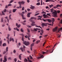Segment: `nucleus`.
Instances as JSON below:
<instances>
[{"mask_svg": "<svg viewBox=\"0 0 62 62\" xmlns=\"http://www.w3.org/2000/svg\"><path fill=\"white\" fill-rule=\"evenodd\" d=\"M43 57H44V56H43V55H42L39 57H38V59H39V58H43Z\"/></svg>", "mask_w": 62, "mask_h": 62, "instance_id": "9b49d317", "label": "nucleus"}, {"mask_svg": "<svg viewBox=\"0 0 62 62\" xmlns=\"http://www.w3.org/2000/svg\"><path fill=\"white\" fill-rule=\"evenodd\" d=\"M52 22H54V18H52Z\"/></svg>", "mask_w": 62, "mask_h": 62, "instance_id": "f704fd0d", "label": "nucleus"}, {"mask_svg": "<svg viewBox=\"0 0 62 62\" xmlns=\"http://www.w3.org/2000/svg\"><path fill=\"white\" fill-rule=\"evenodd\" d=\"M22 41H24V38H23V37H22Z\"/></svg>", "mask_w": 62, "mask_h": 62, "instance_id": "4d7b16f0", "label": "nucleus"}, {"mask_svg": "<svg viewBox=\"0 0 62 62\" xmlns=\"http://www.w3.org/2000/svg\"><path fill=\"white\" fill-rule=\"evenodd\" d=\"M49 2H55V1L53 0H49Z\"/></svg>", "mask_w": 62, "mask_h": 62, "instance_id": "37998d69", "label": "nucleus"}, {"mask_svg": "<svg viewBox=\"0 0 62 62\" xmlns=\"http://www.w3.org/2000/svg\"><path fill=\"white\" fill-rule=\"evenodd\" d=\"M56 6H57V8H58V7H61V6L60 5H59L58 4L56 5Z\"/></svg>", "mask_w": 62, "mask_h": 62, "instance_id": "cd10ccee", "label": "nucleus"}, {"mask_svg": "<svg viewBox=\"0 0 62 62\" xmlns=\"http://www.w3.org/2000/svg\"><path fill=\"white\" fill-rule=\"evenodd\" d=\"M34 46V44L33 43L31 44V47H32V46Z\"/></svg>", "mask_w": 62, "mask_h": 62, "instance_id": "bf43d9fd", "label": "nucleus"}, {"mask_svg": "<svg viewBox=\"0 0 62 62\" xmlns=\"http://www.w3.org/2000/svg\"><path fill=\"white\" fill-rule=\"evenodd\" d=\"M22 54H20L19 55V58L20 60H22V59H21V58L22 57L21 56V55H22Z\"/></svg>", "mask_w": 62, "mask_h": 62, "instance_id": "f3484780", "label": "nucleus"}, {"mask_svg": "<svg viewBox=\"0 0 62 62\" xmlns=\"http://www.w3.org/2000/svg\"><path fill=\"white\" fill-rule=\"evenodd\" d=\"M62 30V28H60V29H58V31L57 32V33H58L61 30Z\"/></svg>", "mask_w": 62, "mask_h": 62, "instance_id": "dca6fc26", "label": "nucleus"}, {"mask_svg": "<svg viewBox=\"0 0 62 62\" xmlns=\"http://www.w3.org/2000/svg\"><path fill=\"white\" fill-rule=\"evenodd\" d=\"M8 47H6V51H4L3 53V54H6V52H7L8 51Z\"/></svg>", "mask_w": 62, "mask_h": 62, "instance_id": "6e6552de", "label": "nucleus"}, {"mask_svg": "<svg viewBox=\"0 0 62 62\" xmlns=\"http://www.w3.org/2000/svg\"><path fill=\"white\" fill-rule=\"evenodd\" d=\"M45 26H47V23H45Z\"/></svg>", "mask_w": 62, "mask_h": 62, "instance_id": "3c124183", "label": "nucleus"}, {"mask_svg": "<svg viewBox=\"0 0 62 62\" xmlns=\"http://www.w3.org/2000/svg\"><path fill=\"white\" fill-rule=\"evenodd\" d=\"M23 44H25V45L26 46H28V45H29V43L25 41L23 42Z\"/></svg>", "mask_w": 62, "mask_h": 62, "instance_id": "f03ea898", "label": "nucleus"}, {"mask_svg": "<svg viewBox=\"0 0 62 62\" xmlns=\"http://www.w3.org/2000/svg\"><path fill=\"white\" fill-rule=\"evenodd\" d=\"M11 15H9V20H10L11 19V20H12V19H11Z\"/></svg>", "mask_w": 62, "mask_h": 62, "instance_id": "a211bd4d", "label": "nucleus"}, {"mask_svg": "<svg viewBox=\"0 0 62 62\" xmlns=\"http://www.w3.org/2000/svg\"><path fill=\"white\" fill-rule=\"evenodd\" d=\"M51 10L50 12H53L52 13V14H53V16L54 17H57V14L58 13H60V10H57V11H55V10H54V12L53 11H54V9L53 8H52L50 9Z\"/></svg>", "mask_w": 62, "mask_h": 62, "instance_id": "f257e3e1", "label": "nucleus"}, {"mask_svg": "<svg viewBox=\"0 0 62 62\" xmlns=\"http://www.w3.org/2000/svg\"><path fill=\"white\" fill-rule=\"evenodd\" d=\"M29 57L31 59H33V58L32 57V56H31V55H30L29 56Z\"/></svg>", "mask_w": 62, "mask_h": 62, "instance_id": "e433bc0d", "label": "nucleus"}, {"mask_svg": "<svg viewBox=\"0 0 62 62\" xmlns=\"http://www.w3.org/2000/svg\"><path fill=\"white\" fill-rule=\"evenodd\" d=\"M16 30H17V31H18V32H19V31H20L19 30V29H18L16 27Z\"/></svg>", "mask_w": 62, "mask_h": 62, "instance_id": "79ce46f5", "label": "nucleus"}, {"mask_svg": "<svg viewBox=\"0 0 62 62\" xmlns=\"http://www.w3.org/2000/svg\"><path fill=\"white\" fill-rule=\"evenodd\" d=\"M27 30L28 32L29 33H30V30H29V29H27Z\"/></svg>", "mask_w": 62, "mask_h": 62, "instance_id": "de8ad7c7", "label": "nucleus"}, {"mask_svg": "<svg viewBox=\"0 0 62 62\" xmlns=\"http://www.w3.org/2000/svg\"><path fill=\"white\" fill-rule=\"evenodd\" d=\"M28 34V37H30V34Z\"/></svg>", "mask_w": 62, "mask_h": 62, "instance_id": "052dcab7", "label": "nucleus"}, {"mask_svg": "<svg viewBox=\"0 0 62 62\" xmlns=\"http://www.w3.org/2000/svg\"><path fill=\"white\" fill-rule=\"evenodd\" d=\"M6 11H7V9H5L3 11H3L2 12V14L3 15H5V13H4H4H6Z\"/></svg>", "mask_w": 62, "mask_h": 62, "instance_id": "20e7f679", "label": "nucleus"}, {"mask_svg": "<svg viewBox=\"0 0 62 62\" xmlns=\"http://www.w3.org/2000/svg\"><path fill=\"white\" fill-rule=\"evenodd\" d=\"M39 13H38L37 14H35L34 15L35 16H37V15H39Z\"/></svg>", "mask_w": 62, "mask_h": 62, "instance_id": "603ef678", "label": "nucleus"}, {"mask_svg": "<svg viewBox=\"0 0 62 62\" xmlns=\"http://www.w3.org/2000/svg\"><path fill=\"white\" fill-rule=\"evenodd\" d=\"M40 5V2H39V3H37L36 4V5L37 6H39Z\"/></svg>", "mask_w": 62, "mask_h": 62, "instance_id": "4c0bfd02", "label": "nucleus"}, {"mask_svg": "<svg viewBox=\"0 0 62 62\" xmlns=\"http://www.w3.org/2000/svg\"><path fill=\"white\" fill-rule=\"evenodd\" d=\"M41 32L42 33H43V30L42 29V30H41Z\"/></svg>", "mask_w": 62, "mask_h": 62, "instance_id": "338daca9", "label": "nucleus"}, {"mask_svg": "<svg viewBox=\"0 0 62 62\" xmlns=\"http://www.w3.org/2000/svg\"><path fill=\"white\" fill-rule=\"evenodd\" d=\"M19 8H22V5H21V4H19Z\"/></svg>", "mask_w": 62, "mask_h": 62, "instance_id": "49530a36", "label": "nucleus"}, {"mask_svg": "<svg viewBox=\"0 0 62 62\" xmlns=\"http://www.w3.org/2000/svg\"><path fill=\"white\" fill-rule=\"evenodd\" d=\"M39 30V29L37 28H36V29L34 28L33 31H38V30Z\"/></svg>", "mask_w": 62, "mask_h": 62, "instance_id": "4be33fe9", "label": "nucleus"}, {"mask_svg": "<svg viewBox=\"0 0 62 62\" xmlns=\"http://www.w3.org/2000/svg\"><path fill=\"white\" fill-rule=\"evenodd\" d=\"M49 6L50 8H52V7H53V6H54V5L53 4H51V5H49Z\"/></svg>", "mask_w": 62, "mask_h": 62, "instance_id": "2f4dec72", "label": "nucleus"}, {"mask_svg": "<svg viewBox=\"0 0 62 62\" xmlns=\"http://www.w3.org/2000/svg\"><path fill=\"white\" fill-rule=\"evenodd\" d=\"M31 9H34L35 8V7H31Z\"/></svg>", "mask_w": 62, "mask_h": 62, "instance_id": "72a5a7b5", "label": "nucleus"}, {"mask_svg": "<svg viewBox=\"0 0 62 62\" xmlns=\"http://www.w3.org/2000/svg\"><path fill=\"white\" fill-rule=\"evenodd\" d=\"M50 14H51L50 13H47V15H48V16H51Z\"/></svg>", "mask_w": 62, "mask_h": 62, "instance_id": "a19ab883", "label": "nucleus"}, {"mask_svg": "<svg viewBox=\"0 0 62 62\" xmlns=\"http://www.w3.org/2000/svg\"><path fill=\"white\" fill-rule=\"evenodd\" d=\"M27 58L28 60V61L29 62H32V61H31V60H30L29 59H30V58H29V57H27Z\"/></svg>", "mask_w": 62, "mask_h": 62, "instance_id": "aec40b11", "label": "nucleus"}, {"mask_svg": "<svg viewBox=\"0 0 62 62\" xmlns=\"http://www.w3.org/2000/svg\"><path fill=\"white\" fill-rule=\"evenodd\" d=\"M22 10H24V7H23L22 8Z\"/></svg>", "mask_w": 62, "mask_h": 62, "instance_id": "8fccbe9b", "label": "nucleus"}, {"mask_svg": "<svg viewBox=\"0 0 62 62\" xmlns=\"http://www.w3.org/2000/svg\"><path fill=\"white\" fill-rule=\"evenodd\" d=\"M46 2H49V0H46Z\"/></svg>", "mask_w": 62, "mask_h": 62, "instance_id": "e2e57ef3", "label": "nucleus"}, {"mask_svg": "<svg viewBox=\"0 0 62 62\" xmlns=\"http://www.w3.org/2000/svg\"><path fill=\"white\" fill-rule=\"evenodd\" d=\"M41 14H46V13L45 12L43 11V12L41 13Z\"/></svg>", "mask_w": 62, "mask_h": 62, "instance_id": "58836bf2", "label": "nucleus"}, {"mask_svg": "<svg viewBox=\"0 0 62 62\" xmlns=\"http://www.w3.org/2000/svg\"><path fill=\"white\" fill-rule=\"evenodd\" d=\"M43 15V16H44V18H47L49 17V16H46V15L45 14H44Z\"/></svg>", "mask_w": 62, "mask_h": 62, "instance_id": "9d476101", "label": "nucleus"}, {"mask_svg": "<svg viewBox=\"0 0 62 62\" xmlns=\"http://www.w3.org/2000/svg\"><path fill=\"white\" fill-rule=\"evenodd\" d=\"M41 25L42 27H44V26H45V23H42Z\"/></svg>", "mask_w": 62, "mask_h": 62, "instance_id": "5701e85b", "label": "nucleus"}, {"mask_svg": "<svg viewBox=\"0 0 62 62\" xmlns=\"http://www.w3.org/2000/svg\"><path fill=\"white\" fill-rule=\"evenodd\" d=\"M8 6L7 5H6L5 6V8H8Z\"/></svg>", "mask_w": 62, "mask_h": 62, "instance_id": "5fc2aeb1", "label": "nucleus"}, {"mask_svg": "<svg viewBox=\"0 0 62 62\" xmlns=\"http://www.w3.org/2000/svg\"><path fill=\"white\" fill-rule=\"evenodd\" d=\"M27 58L28 60V61L29 62H32V61H31V60H30L29 59H30V58H29V57H27Z\"/></svg>", "mask_w": 62, "mask_h": 62, "instance_id": "412c9836", "label": "nucleus"}, {"mask_svg": "<svg viewBox=\"0 0 62 62\" xmlns=\"http://www.w3.org/2000/svg\"><path fill=\"white\" fill-rule=\"evenodd\" d=\"M11 40H12V41L14 42V39L13 38H12L11 37H10V42H11Z\"/></svg>", "mask_w": 62, "mask_h": 62, "instance_id": "1a4fd4ad", "label": "nucleus"}, {"mask_svg": "<svg viewBox=\"0 0 62 62\" xmlns=\"http://www.w3.org/2000/svg\"><path fill=\"white\" fill-rule=\"evenodd\" d=\"M3 22V19L2 18L1 19V22Z\"/></svg>", "mask_w": 62, "mask_h": 62, "instance_id": "69168bd1", "label": "nucleus"}, {"mask_svg": "<svg viewBox=\"0 0 62 62\" xmlns=\"http://www.w3.org/2000/svg\"><path fill=\"white\" fill-rule=\"evenodd\" d=\"M31 20H33V19H34V17H31Z\"/></svg>", "mask_w": 62, "mask_h": 62, "instance_id": "09e8293b", "label": "nucleus"}, {"mask_svg": "<svg viewBox=\"0 0 62 62\" xmlns=\"http://www.w3.org/2000/svg\"><path fill=\"white\" fill-rule=\"evenodd\" d=\"M19 50H21L22 52H24L25 51V49L23 48H21L19 49Z\"/></svg>", "mask_w": 62, "mask_h": 62, "instance_id": "ddd939ff", "label": "nucleus"}, {"mask_svg": "<svg viewBox=\"0 0 62 62\" xmlns=\"http://www.w3.org/2000/svg\"><path fill=\"white\" fill-rule=\"evenodd\" d=\"M14 61L15 62H16L17 61V59L16 58H15L14 59Z\"/></svg>", "mask_w": 62, "mask_h": 62, "instance_id": "a18cd8bd", "label": "nucleus"}, {"mask_svg": "<svg viewBox=\"0 0 62 62\" xmlns=\"http://www.w3.org/2000/svg\"><path fill=\"white\" fill-rule=\"evenodd\" d=\"M2 60H3L2 59V58H1L0 60V62H2Z\"/></svg>", "mask_w": 62, "mask_h": 62, "instance_id": "680f3d73", "label": "nucleus"}, {"mask_svg": "<svg viewBox=\"0 0 62 62\" xmlns=\"http://www.w3.org/2000/svg\"><path fill=\"white\" fill-rule=\"evenodd\" d=\"M16 26H17V27L18 28H19L21 26V24H19V25H18V24L17 23H16Z\"/></svg>", "mask_w": 62, "mask_h": 62, "instance_id": "4468645a", "label": "nucleus"}, {"mask_svg": "<svg viewBox=\"0 0 62 62\" xmlns=\"http://www.w3.org/2000/svg\"><path fill=\"white\" fill-rule=\"evenodd\" d=\"M20 31L21 32H23V28H22L20 30Z\"/></svg>", "mask_w": 62, "mask_h": 62, "instance_id": "c03bdc74", "label": "nucleus"}, {"mask_svg": "<svg viewBox=\"0 0 62 62\" xmlns=\"http://www.w3.org/2000/svg\"><path fill=\"white\" fill-rule=\"evenodd\" d=\"M17 9H13V13H15V12H16V10H17Z\"/></svg>", "mask_w": 62, "mask_h": 62, "instance_id": "6ab92c4d", "label": "nucleus"}, {"mask_svg": "<svg viewBox=\"0 0 62 62\" xmlns=\"http://www.w3.org/2000/svg\"><path fill=\"white\" fill-rule=\"evenodd\" d=\"M20 15H21V16H22V17L23 19V20H26V18L24 17V16H23V15L22 14L20 13Z\"/></svg>", "mask_w": 62, "mask_h": 62, "instance_id": "423d86ee", "label": "nucleus"}, {"mask_svg": "<svg viewBox=\"0 0 62 62\" xmlns=\"http://www.w3.org/2000/svg\"><path fill=\"white\" fill-rule=\"evenodd\" d=\"M25 2L24 1H22V2L19 1L18 2V3L19 5H23L24 4Z\"/></svg>", "mask_w": 62, "mask_h": 62, "instance_id": "7ed1b4c3", "label": "nucleus"}, {"mask_svg": "<svg viewBox=\"0 0 62 62\" xmlns=\"http://www.w3.org/2000/svg\"><path fill=\"white\" fill-rule=\"evenodd\" d=\"M4 59L3 60V62H6L7 61V56H5L4 57Z\"/></svg>", "mask_w": 62, "mask_h": 62, "instance_id": "39448f33", "label": "nucleus"}, {"mask_svg": "<svg viewBox=\"0 0 62 62\" xmlns=\"http://www.w3.org/2000/svg\"><path fill=\"white\" fill-rule=\"evenodd\" d=\"M31 26H35V25H36V24H34L33 23H31Z\"/></svg>", "mask_w": 62, "mask_h": 62, "instance_id": "ea45409f", "label": "nucleus"}, {"mask_svg": "<svg viewBox=\"0 0 62 62\" xmlns=\"http://www.w3.org/2000/svg\"><path fill=\"white\" fill-rule=\"evenodd\" d=\"M21 23H22V24H23V25H25L26 24L25 23H24L23 22H21Z\"/></svg>", "mask_w": 62, "mask_h": 62, "instance_id": "c9c22d12", "label": "nucleus"}, {"mask_svg": "<svg viewBox=\"0 0 62 62\" xmlns=\"http://www.w3.org/2000/svg\"><path fill=\"white\" fill-rule=\"evenodd\" d=\"M28 27H29V28H31V26H28Z\"/></svg>", "mask_w": 62, "mask_h": 62, "instance_id": "0e129e2a", "label": "nucleus"}, {"mask_svg": "<svg viewBox=\"0 0 62 62\" xmlns=\"http://www.w3.org/2000/svg\"><path fill=\"white\" fill-rule=\"evenodd\" d=\"M7 39H8V40H7V42L8 43V44H9V37L8 36L7 37Z\"/></svg>", "mask_w": 62, "mask_h": 62, "instance_id": "2eb2a0df", "label": "nucleus"}, {"mask_svg": "<svg viewBox=\"0 0 62 62\" xmlns=\"http://www.w3.org/2000/svg\"><path fill=\"white\" fill-rule=\"evenodd\" d=\"M8 7H9V6H12V5L11 4H8Z\"/></svg>", "mask_w": 62, "mask_h": 62, "instance_id": "864d4df0", "label": "nucleus"}, {"mask_svg": "<svg viewBox=\"0 0 62 62\" xmlns=\"http://www.w3.org/2000/svg\"><path fill=\"white\" fill-rule=\"evenodd\" d=\"M47 21H48L50 23H51V22H52V20L50 19H48L47 20Z\"/></svg>", "mask_w": 62, "mask_h": 62, "instance_id": "c85d7f7f", "label": "nucleus"}, {"mask_svg": "<svg viewBox=\"0 0 62 62\" xmlns=\"http://www.w3.org/2000/svg\"><path fill=\"white\" fill-rule=\"evenodd\" d=\"M13 52L14 53H15L16 52V50L15 49L13 51Z\"/></svg>", "mask_w": 62, "mask_h": 62, "instance_id": "13d9d810", "label": "nucleus"}, {"mask_svg": "<svg viewBox=\"0 0 62 62\" xmlns=\"http://www.w3.org/2000/svg\"><path fill=\"white\" fill-rule=\"evenodd\" d=\"M42 21H43L44 22H46L47 21V19H42Z\"/></svg>", "mask_w": 62, "mask_h": 62, "instance_id": "c756f323", "label": "nucleus"}, {"mask_svg": "<svg viewBox=\"0 0 62 62\" xmlns=\"http://www.w3.org/2000/svg\"><path fill=\"white\" fill-rule=\"evenodd\" d=\"M31 21L32 23H33L34 24H35V21H34L32 20H31Z\"/></svg>", "mask_w": 62, "mask_h": 62, "instance_id": "bb28decb", "label": "nucleus"}, {"mask_svg": "<svg viewBox=\"0 0 62 62\" xmlns=\"http://www.w3.org/2000/svg\"><path fill=\"white\" fill-rule=\"evenodd\" d=\"M14 1V0H11L9 2V4H11V3H12V2H13V1Z\"/></svg>", "mask_w": 62, "mask_h": 62, "instance_id": "b1692460", "label": "nucleus"}, {"mask_svg": "<svg viewBox=\"0 0 62 62\" xmlns=\"http://www.w3.org/2000/svg\"><path fill=\"white\" fill-rule=\"evenodd\" d=\"M8 29L9 31H11V28H10V26H8Z\"/></svg>", "mask_w": 62, "mask_h": 62, "instance_id": "a878e982", "label": "nucleus"}, {"mask_svg": "<svg viewBox=\"0 0 62 62\" xmlns=\"http://www.w3.org/2000/svg\"><path fill=\"white\" fill-rule=\"evenodd\" d=\"M57 27H55V28L53 29V32H55V31H56L57 30Z\"/></svg>", "mask_w": 62, "mask_h": 62, "instance_id": "0eeeda50", "label": "nucleus"}, {"mask_svg": "<svg viewBox=\"0 0 62 62\" xmlns=\"http://www.w3.org/2000/svg\"><path fill=\"white\" fill-rule=\"evenodd\" d=\"M41 5H42V0H41Z\"/></svg>", "mask_w": 62, "mask_h": 62, "instance_id": "6e6d98bb", "label": "nucleus"}, {"mask_svg": "<svg viewBox=\"0 0 62 62\" xmlns=\"http://www.w3.org/2000/svg\"><path fill=\"white\" fill-rule=\"evenodd\" d=\"M7 22H8V23H9V19L8 18L7 19Z\"/></svg>", "mask_w": 62, "mask_h": 62, "instance_id": "774afa93", "label": "nucleus"}, {"mask_svg": "<svg viewBox=\"0 0 62 62\" xmlns=\"http://www.w3.org/2000/svg\"><path fill=\"white\" fill-rule=\"evenodd\" d=\"M7 45H6V43H4L3 45V46H6Z\"/></svg>", "mask_w": 62, "mask_h": 62, "instance_id": "473e14b6", "label": "nucleus"}, {"mask_svg": "<svg viewBox=\"0 0 62 62\" xmlns=\"http://www.w3.org/2000/svg\"><path fill=\"white\" fill-rule=\"evenodd\" d=\"M48 51H46V52H43L42 53V54H45V53H48Z\"/></svg>", "mask_w": 62, "mask_h": 62, "instance_id": "7c9ffc66", "label": "nucleus"}, {"mask_svg": "<svg viewBox=\"0 0 62 62\" xmlns=\"http://www.w3.org/2000/svg\"><path fill=\"white\" fill-rule=\"evenodd\" d=\"M2 41L1 40L0 41V46L1 47L2 46Z\"/></svg>", "mask_w": 62, "mask_h": 62, "instance_id": "393cba45", "label": "nucleus"}, {"mask_svg": "<svg viewBox=\"0 0 62 62\" xmlns=\"http://www.w3.org/2000/svg\"><path fill=\"white\" fill-rule=\"evenodd\" d=\"M32 14V13L30 12L29 13H28L27 14V17L28 18H30V15L31 14Z\"/></svg>", "mask_w": 62, "mask_h": 62, "instance_id": "f8f14e48", "label": "nucleus"}]
</instances>
